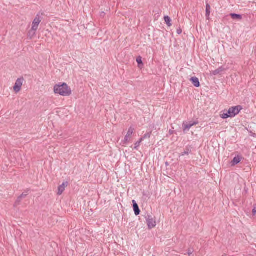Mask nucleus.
Returning a JSON list of instances; mask_svg holds the SVG:
<instances>
[{
	"instance_id": "obj_20",
	"label": "nucleus",
	"mask_w": 256,
	"mask_h": 256,
	"mask_svg": "<svg viewBox=\"0 0 256 256\" xmlns=\"http://www.w3.org/2000/svg\"><path fill=\"white\" fill-rule=\"evenodd\" d=\"M193 252H194V250H192V249L188 248V250L187 253H188V255L190 256L192 254Z\"/></svg>"
},
{
	"instance_id": "obj_2",
	"label": "nucleus",
	"mask_w": 256,
	"mask_h": 256,
	"mask_svg": "<svg viewBox=\"0 0 256 256\" xmlns=\"http://www.w3.org/2000/svg\"><path fill=\"white\" fill-rule=\"evenodd\" d=\"M242 108L240 106L232 107L229 108L226 113H224L220 114V117L223 119L234 117L236 115L239 114Z\"/></svg>"
},
{
	"instance_id": "obj_1",
	"label": "nucleus",
	"mask_w": 256,
	"mask_h": 256,
	"mask_svg": "<svg viewBox=\"0 0 256 256\" xmlns=\"http://www.w3.org/2000/svg\"><path fill=\"white\" fill-rule=\"evenodd\" d=\"M54 90L55 94L62 96H68L72 94L70 88L66 83L55 85Z\"/></svg>"
},
{
	"instance_id": "obj_21",
	"label": "nucleus",
	"mask_w": 256,
	"mask_h": 256,
	"mask_svg": "<svg viewBox=\"0 0 256 256\" xmlns=\"http://www.w3.org/2000/svg\"><path fill=\"white\" fill-rule=\"evenodd\" d=\"M188 154H189V150H188L187 151H184V152H182L181 154V155L182 156H184L186 154L188 155Z\"/></svg>"
},
{
	"instance_id": "obj_11",
	"label": "nucleus",
	"mask_w": 256,
	"mask_h": 256,
	"mask_svg": "<svg viewBox=\"0 0 256 256\" xmlns=\"http://www.w3.org/2000/svg\"><path fill=\"white\" fill-rule=\"evenodd\" d=\"M225 70L226 68L224 66H220L218 68V69L212 71V74L213 75L216 76L224 71Z\"/></svg>"
},
{
	"instance_id": "obj_15",
	"label": "nucleus",
	"mask_w": 256,
	"mask_h": 256,
	"mask_svg": "<svg viewBox=\"0 0 256 256\" xmlns=\"http://www.w3.org/2000/svg\"><path fill=\"white\" fill-rule=\"evenodd\" d=\"M231 18L234 19H238V20H240L242 19V16L240 14H230Z\"/></svg>"
},
{
	"instance_id": "obj_4",
	"label": "nucleus",
	"mask_w": 256,
	"mask_h": 256,
	"mask_svg": "<svg viewBox=\"0 0 256 256\" xmlns=\"http://www.w3.org/2000/svg\"><path fill=\"white\" fill-rule=\"evenodd\" d=\"M24 80V79L23 78H19L16 80L14 86V90L16 93H17L20 90Z\"/></svg>"
},
{
	"instance_id": "obj_26",
	"label": "nucleus",
	"mask_w": 256,
	"mask_h": 256,
	"mask_svg": "<svg viewBox=\"0 0 256 256\" xmlns=\"http://www.w3.org/2000/svg\"><path fill=\"white\" fill-rule=\"evenodd\" d=\"M222 256H227L226 254H224Z\"/></svg>"
},
{
	"instance_id": "obj_18",
	"label": "nucleus",
	"mask_w": 256,
	"mask_h": 256,
	"mask_svg": "<svg viewBox=\"0 0 256 256\" xmlns=\"http://www.w3.org/2000/svg\"><path fill=\"white\" fill-rule=\"evenodd\" d=\"M136 61L138 62V66L140 68V64H142V66L143 65V63H142V58L140 56H138L136 58Z\"/></svg>"
},
{
	"instance_id": "obj_19",
	"label": "nucleus",
	"mask_w": 256,
	"mask_h": 256,
	"mask_svg": "<svg viewBox=\"0 0 256 256\" xmlns=\"http://www.w3.org/2000/svg\"><path fill=\"white\" fill-rule=\"evenodd\" d=\"M22 199V198H21L20 196H18V198L16 200L15 202V204L14 205L15 206L18 205L20 204V202Z\"/></svg>"
},
{
	"instance_id": "obj_7",
	"label": "nucleus",
	"mask_w": 256,
	"mask_h": 256,
	"mask_svg": "<svg viewBox=\"0 0 256 256\" xmlns=\"http://www.w3.org/2000/svg\"><path fill=\"white\" fill-rule=\"evenodd\" d=\"M68 186V182H63V184H62L60 185L58 187V192L57 194L59 196L61 195L62 194V192H64V190H65V188L66 187H67Z\"/></svg>"
},
{
	"instance_id": "obj_24",
	"label": "nucleus",
	"mask_w": 256,
	"mask_h": 256,
	"mask_svg": "<svg viewBox=\"0 0 256 256\" xmlns=\"http://www.w3.org/2000/svg\"><path fill=\"white\" fill-rule=\"evenodd\" d=\"M168 133H169V134H170V135H172V134H174V131H173L172 130H169Z\"/></svg>"
},
{
	"instance_id": "obj_8",
	"label": "nucleus",
	"mask_w": 256,
	"mask_h": 256,
	"mask_svg": "<svg viewBox=\"0 0 256 256\" xmlns=\"http://www.w3.org/2000/svg\"><path fill=\"white\" fill-rule=\"evenodd\" d=\"M132 202L133 204V208L134 212V214L136 216H138L140 214V212L138 206L134 200H132Z\"/></svg>"
},
{
	"instance_id": "obj_16",
	"label": "nucleus",
	"mask_w": 256,
	"mask_h": 256,
	"mask_svg": "<svg viewBox=\"0 0 256 256\" xmlns=\"http://www.w3.org/2000/svg\"><path fill=\"white\" fill-rule=\"evenodd\" d=\"M164 20L166 24L168 26H172V24L170 23L172 20L168 16H165L164 17Z\"/></svg>"
},
{
	"instance_id": "obj_9",
	"label": "nucleus",
	"mask_w": 256,
	"mask_h": 256,
	"mask_svg": "<svg viewBox=\"0 0 256 256\" xmlns=\"http://www.w3.org/2000/svg\"><path fill=\"white\" fill-rule=\"evenodd\" d=\"M198 124V122H190L187 124H183V126L184 128V130H188L192 126H195V125L197 124Z\"/></svg>"
},
{
	"instance_id": "obj_22",
	"label": "nucleus",
	"mask_w": 256,
	"mask_h": 256,
	"mask_svg": "<svg viewBox=\"0 0 256 256\" xmlns=\"http://www.w3.org/2000/svg\"><path fill=\"white\" fill-rule=\"evenodd\" d=\"M28 195L27 194V192L25 193V192H24L22 193L20 196L21 198H25L26 196Z\"/></svg>"
},
{
	"instance_id": "obj_13",
	"label": "nucleus",
	"mask_w": 256,
	"mask_h": 256,
	"mask_svg": "<svg viewBox=\"0 0 256 256\" xmlns=\"http://www.w3.org/2000/svg\"><path fill=\"white\" fill-rule=\"evenodd\" d=\"M210 6L208 4H206V16L207 20H209L210 16Z\"/></svg>"
},
{
	"instance_id": "obj_10",
	"label": "nucleus",
	"mask_w": 256,
	"mask_h": 256,
	"mask_svg": "<svg viewBox=\"0 0 256 256\" xmlns=\"http://www.w3.org/2000/svg\"><path fill=\"white\" fill-rule=\"evenodd\" d=\"M190 81L192 82L194 86L196 88L200 86V83L198 78L196 77H192L190 78Z\"/></svg>"
},
{
	"instance_id": "obj_23",
	"label": "nucleus",
	"mask_w": 256,
	"mask_h": 256,
	"mask_svg": "<svg viewBox=\"0 0 256 256\" xmlns=\"http://www.w3.org/2000/svg\"><path fill=\"white\" fill-rule=\"evenodd\" d=\"M252 214L254 216L255 215L256 213V208H254L252 209Z\"/></svg>"
},
{
	"instance_id": "obj_12",
	"label": "nucleus",
	"mask_w": 256,
	"mask_h": 256,
	"mask_svg": "<svg viewBox=\"0 0 256 256\" xmlns=\"http://www.w3.org/2000/svg\"><path fill=\"white\" fill-rule=\"evenodd\" d=\"M240 162V158L239 156H235L231 162L232 166H235Z\"/></svg>"
},
{
	"instance_id": "obj_3",
	"label": "nucleus",
	"mask_w": 256,
	"mask_h": 256,
	"mask_svg": "<svg viewBox=\"0 0 256 256\" xmlns=\"http://www.w3.org/2000/svg\"><path fill=\"white\" fill-rule=\"evenodd\" d=\"M146 218L149 229H152L156 226V222L154 216L150 214H148L146 216Z\"/></svg>"
},
{
	"instance_id": "obj_5",
	"label": "nucleus",
	"mask_w": 256,
	"mask_h": 256,
	"mask_svg": "<svg viewBox=\"0 0 256 256\" xmlns=\"http://www.w3.org/2000/svg\"><path fill=\"white\" fill-rule=\"evenodd\" d=\"M133 132L134 128L132 127H130L128 129L126 135L124 138V140L122 141L123 146H124V145L129 142L128 138L133 134Z\"/></svg>"
},
{
	"instance_id": "obj_14",
	"label": "nucleus",
	"mask_w": 256,
	"mask_h": 256,
	"mask_svg": "<svg viewBox=\"0 0 256 256\" xmlns=\"http://www.w3.org/2000/svg\"><path fill=\"white\" fill-rule=\"evenodd\" d=\"M146 136H144L140 138V140L138 142H136L134 144V148L137 150L138 148L140 146V144L144 140V138H146Z\"/></svg>"
},
{
	"instance_id": "obj_6",
	"label": "nucleus",
	"mask_w": 256,
	"mask_h": 256,
	"mask_svg": "<svg viewBox=\"0 0 256 256\" xmlns=\"http://www.w3.org/2000/svg\"><path fill=\"white\" fill-rule=\"evenodd\" d=\"M41 20H42L40 18V16L38 15L36 16L32 22V29H33L34 30H37L38 28V25L40 22Z\"/></svg>"
},
{
	"instance_id": "obj_17",
	"label": "nucleus",
	"mask_w": 256,
	"mask_h": 256,
	"mask_svg": "<svg viewBox=\"0 0 256 256\" xmlns=\"http://www.w3.org/2000/svg\"><path fill=\"white\" fill-rule=\"evenodd\" d=\"M36 31V30H34L32 28L31 30L28 32V36L30 37V38H32V37H33L35 35Z\"/></svg>"
},
{
	"instance_id": "obj_25",
	"label": "nucleus",
	"mask_w": 256,
	"mask_h": 256,
	"mask_svg": "<svg viewBox=\"0 0 256 256\" xmlns=\"http://www.w3.org/2000/svg\"><path fill=\"white\" fill-rule=\"evenodd\" d=\"M182 30L180 29L177 30V33L179 34H180L182 33Z\"/></svg>"
}]
</instances>
